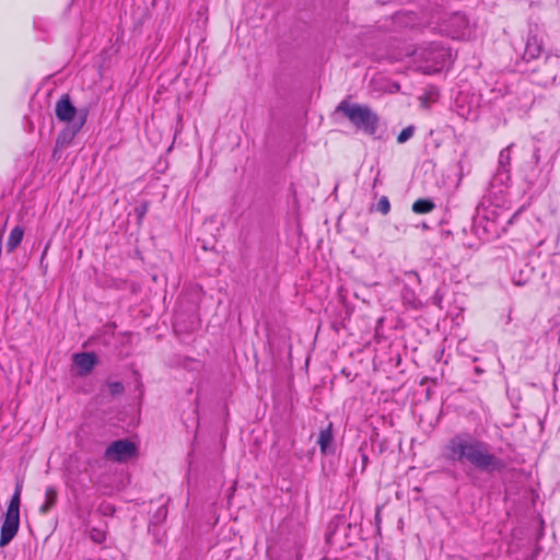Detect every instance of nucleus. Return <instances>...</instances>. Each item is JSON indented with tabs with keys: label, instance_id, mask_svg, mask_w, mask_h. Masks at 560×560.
Segmentation results:
<instances>
[{
	"label": "nucleus",
	"instance_id": "f257e3e1",
	"mask_svg": "<svg viewBox=\"0 0 560 560\" xmlns=\"http://www.w3.org/2000/svg\"><path fill=\"white\" fill-rule=\"evenodd\" d=\"M443 456L452 463L469 464L488 475L502 474L508 468L506 460L492 453L489 443L469 432H459L450 438L443 447Z\"/></svg>",
	"mask_w": 560,
	"mask_h": 560
},
{
	"label": "nucleus",
	"instance_id": "f03ea898",
	"mask_svg": "<svg viewBox=\"0 0 560 560\" xmlns=\"http://www.w3.org/2000/svg\"><path fill=\"white\" fill-rule=\"evenodd\" d=\"M336 113L347 117L357 130L368 136H375L380 117L369 105L352 103L346 98L337 105Z\"/></svg>",
	"mask_w": 560,
	"mask_h": 560
},
{
	"label": "nucleus",
	"instance_id": "7ed1b4c3",
	"mask_svg": "<svg viewBox=\"0 0 560 560\" xmlns=\"http://www.w3.org/2000/svg\"><path fill=\"white\" fill-rule=\"evenodd\" d=\"M522 71L528 73L534 83L548 86L555 84L560 77V56L546 55L545 58L534 63H528L522 68Z\"/></svg>",
	"mask_w": 560,
	"mask_h": 560
},
{
	"label": "nucleus",
	"instance_id": "20e7f679",
	"mask_svg": "<svg viewBox=\"0 0 560 560\" xmlns=\"http://www.w3.org/2000/svg\"><path fill=\"white\" fill-rule=\"evenodd\" d=\"M23 482L15 483L14 493L11 497L4 521L0 529V547H4L15 537L20 527V504Z\"/></svg>",
	"mask_w": 560,
	"mask_h": 560
},
{
	"label": "nucleus",
	"instance_id": "39448f33",
	"mask_svg": "<svg viewBox=\"0 0 560 560\" xmlns=\"http://www.w3.org/2000/svg\"><path fill=\"white\" fill-rule=\"evenodd\" d=\"M544 48V37L538 32V26L535 25L528 31L526 38V45L524 54L522 55L521 61L518 62L520 68L527 67L528 63H534L540 59V55Z\"/></svg>",
	"mask_w": 560,
	"mask_h": 560
},
{
	"label": "nucleus",
	"instance_id": "423d86ee",
	"mask_svg": "<svg viewBox=\"0 0 560 560\" xmlns=\"http://www.w3.org/2000/svg\"><path fill=\"white\" fill-rule=\"evenodd\" d=\"M138 454L133 442L122 439L114 441L105 451L104 456L107 459L122 463L133 458Z\"/></svg>",
	"mask_w": 560,
	"mask_h": 560
},
{
	"label": "nucleus",
	"instance_id": "0eeeda50",
	"mask_svg": "<svg viewBox=\"0 0 560 560\" xmlns=\"http://www.w3.org/2000/svg\"><path fill=\"white\" fill-rule=\"evenodd\" d=\"M83 109H89L88 106H82L77 108L70 98L69 94H63L57 101L55 105V114L59 121L72 124L80 118V112Z\"/></svg>",
	"mask_w": 560,
	"mask_h": 560
},
{
	"label": "nucleus",
	"instance_id": "6e6552de",
	"mask_svg": "<svg viewBox=\"0 0 560 560\" xmlns=\"http://www.w3.org/2000/svg\"><path fill=\"white\" fill-rule=\"evenodd\" d=\"M89 113V109H83L80 112V118L77 121L72 124H67V126L58 133L56 140L58 145H67L73 140V138L81 131V129L85 125Z\"/></svg>",
	"mask_w": 560,
	"mask_h": 560
},
{
	"label": "nucleus",
	"instance_id": "1a4fd4ad",
	"mask_svg": "<svg viewBox=\"0 0 560 560\" xmlns=\"http://www.w3.org/2000/svg\"><path fill=\"white\" fill-rule=\"evenodd\" d=\"M97 355L94 352H81L73 355V362L81 371V374L90 373L97 364Z\"/></svg>",
	"mask_w": 560,
	"mask_h": 560
},
{
	"label": "nucleus",
	"instance_id": "9d476101",
	"mask_svg": "<svg viewBox=\"0 0 560 560\" xmlns=\"http://www.w3.org/2000/svg\"><path fill=\"white\" fill-rule=\"evenodd\" d=\"M317 443L320 452L324 455H331L335 453L332 423L329 422L327 427L319 432Z\"/></svg>",
	"mask_w": 560,
	"mask_h": 560
},
{
	"label": "nucleus",
	"instance_id": "9b49d317",
	"mask_svg": "<svg viewBox=\"0 0 560 560\" xmlns=\"http://www.w3.org/2000/svg\"><path fill=\"white\" fill-rule=\"evenodd\" d=\"M350 524H346V521L342 516H337L334 520L330 521L328 525V532L326 534V541L328 544H334L335 536L337 535L338 530H346L347 528H350Z\"/></svg>",
	"mask_w": 560,
	"mask_h": 560
},
{
	"label": "nucleus",
	"instance_id": "f8f14e48",
	"mask_svg": "<svg viewBox=\"0 0 560 560\" xmlns=\"http://www.w3.org/2000/svg\"><path fill=\"white\" fill-rule=\"evenodd\" d=\"M23 235L24 229L20 225H16L11 230L5 245L8 253H13L18 248L23 240Z\"/></svg>",
	"mask_w": 560,
	"mask_h": 560
},
{
	"label": "nucleus",
	"instance_id": "ddd939ff",
	"mask_svg": "<svg viewBox=\"0 0 560 560\" xmlns=\"http://www.w3.org/2000/svg\"><path fill=\"white\" fill-rule=\"evenodd\" d=\"M57 498V490L48 487L45 491V502L39 506V513L47 514L56 505Z\"/></svg>",
	"mask_w": 560,
	"mask_h": 560
},
{
	"label": "nucleus",
	"instance_id": "4468645a",
	"mask_svg": "<svg viewBox=\"0 0 560 560\" xmlns=\"http://www.w3.org/2000/svg\"><path fill=\"white\" fill-rule=\"evenodd\" d=\"M434 209H435V203L433 202V200L428 199V198L417 199L412 203V211L417 214L430 213Z\"/></svg>",
	"mask_w": 560,
	"mask_h": 560
},
{
	"label": "nucleus",
	"instance_id": "2eb2a0df",
	"mask_svg": "<svg viewBox=\"0 0 560 560\" xmlns=\"http://www.w3.org/2000/svg\"><path fill=\"white\" fill-rule=\"evenodd\" d=\"M167 516V508L165 505H161L158 508L155 513L151 516L150 523H149V532L152 530V527H158L161 523H163L166 520Z\"/></svg>",
	"mask_w": 560,
	"mask_h": 560
},
{
	"label": "nucleus",
	"instance_id": "dca6fc26",
	"mask_svg": "<svg viewBox=\"0 0 560 560\" xmlns=\"http://www.w3.org/2000/svg\"><path fill=\"white\" fill-rule=\"evenodd\" d=\"M90 539L95 544H102L106 539V532L101 528L92 527L89 532Z\"/></svg>",
	"mask_w": 560,
	"mask_h": 560
},
{
	"label": "nucleus",
	"instance_id": "f3484780",
	"mask_svg": "<svg viewBox=\"0 0 560 560\" xmlns=\"http://www.w3.org/2000/svg\"><path fill=\"white\" fill-rule=\"evenodd\" d=\"M415 131H416V127L413 125H410V126L404 128L397 137V142L398 143L407 142L415 135Z\"/></svg>",
	"mask_w": 560,
	"mask_h": 560
},
{
	"label": "nucleus",
	"instance_id": "a211bd4d",
	"mask_svg": "<svg viewBox=\"0 0 560 560\" xmlns=\"http://www.w3.org/2000/svg\"><path fill=\"white\" fill-rule=\"evenodd\" d=\"M510 161H511L510 147H506V148L502 149L499 154L500 167L503 168L504 171H508L506 166L510 165Z\"/></svg>",
	"mask_w": 560,
	"mask_h": 560
},
{
	"label": "nucleus",
	"instance_id": "6ab92c4d",
	"mask_svg": "<svg viewBox=\"0 0 560 560\" xmlns=\"http://www.w3.org/2000/svg\"><path fill=\"white\" fill-rule=\"evenodd\" d=\"M358 452L360 453V465L358 464L357 459H354L353 470H355L358 467H360V471H361V474H363L365 471L368 463H369V456L363 452L362 448H359Z\"/></svg>",
	"mask_w": 560,
	"mask_h": 560
},
{
	"label": "nucleus",
	"instance_id": "aec40b11",
	"mask_svg": "<svg viewBox=\"0 0 560 560\" xmlns=\"http://www.w3.org/2000/svg\"><path fill=\"white\" fill-rule=\"evenodd\" d=\"M390 210V202L386 196L381 197L376 205V211L381 212L382 214H387Z\"/></svg>",
	"mask_w": 560,
	"mask_h": 560
},
{
	"label": "nucleus",
	"instance_id": "412c9836",
	"mask_svg": "<svg viewBox=\"0 0 560 560\" xmlns=\"http://www.w3.org/2000/svg\"><path fill=\"white\" fill-rule=\"evenodd\" d=\"M107 386L113 396L122 395L125 392V386L121 382H108Z\"/></svg>",
	"mask_w": 560,
	"mask_h": 560
},
{
	"label": "nucleus",
	"instance_id": "4be33fe9",
	"mask_svg": "<svg viewBox=\"0 0 560 560\" xmlns=\"http://www.w3.org/2000/svg\"><path fill=\"white\" fill-rule=\"evenodd\" d=\"M98 510L105 516H113L115 514V512H116L115 506L109 504V503H102L100 505Z\"/></svg>",
	"mask_w": 560,
	"mask_h": 560
},
{
	"label": "nucleus",
	"instance_id": "5701e85b",
	"mask_svg": "<svg viewBox=\"0 0 560 560\" xmlns=\"http://www.w3.org/2000/svg\"><path fill=\"white\" fill-rule=\"evenodd\" d=\"M148 209H149L148 202H142L141 205H139L135 208V211L138 215L139 221H141L144 218L145 213L148 212Z\"/></svg>",
	"mask_w": 560,
	"mask_h": 560
},
{
	"label": "nucleus",
	"instance_id": "b1692460",
	"mask_svg": "<svg viewBox=\"0 0 560 560\" xmlns=\"http://www.w3.org/2000/svg\"><path fill=\"white\" fill-rule=\"evenodd\" d=\"M467 477L470 479V481L475 485L476 483V476L472 471H468Z\"/></svg>",
	"mask_w": 560,
	"mask_h": 560
},
{
	"label": "nucleus",
	"instance_id": "393cba45",
	"mask_svg": "<svg viewBox=\"0 0 560 560\" xmlns=\"http://www.w3.org/2000/svg\"><path fill=\"white\" fill-rule=\"evenodd\" d=\"M409 273L415 276L417 278V280L420 281L419 275L416 271H410Z\"/></svg>",
	"mask_w": 560,
	"mask_h": 560
},
{
	"label": "nucleus",
	"instance_id": "a878e982",
	"mask_svg": "<svg viewBox=\"0 0 560 560\" xmlns=\"http://www.w3.org/2000/svg\"><path fill=\"white\" fill-rule=\"evenodd\" d=\"M154 537H155V541H156V542H161V541H162V539H161V538L159 537V535H158V534H155V533H154Z\"/></svg>",
	"mask_w": 560,
	"mask_h": 560
},
{
	"label": "nucleus",
	"instance_id": "bb28decb",
	"mask_svg": "<svg viewBox=\"0 0 560 560\" xmlns=\"http://www.w3.org/2000/svg\"><path fill=\"white\" fill-rule=\"evenodd\" d=\"M517 213L513 214V217L510 219L509 223H512V221L516 218Z\"/></svg>",
	"mask_w": 560,
	"mask_h": 560
},
{
	"label": "nucleus",
	"instance_id": "cd10ccee",
	"mask_svg": "<svg viewBox=\"0 0 560 560\" xmlns=\"http://www.w3.org/2000/svg\"><path fill=\"white\" fill-rule=\"evenodd\" d=\"M434 299H436V301H442V298H438V295H434Z\"/></svg>",
	"mask_w": 560,
	"mask_h": 560
},
{
	"label": "nucleus",
	"instance_id": "c85d7f7f",
	"mask_svg": "<svg viewBox=\"0 0 560 560\" xmlns=\"http://www.w3.org/2000/svg\"><path fill=\"white\" fill-rule=\"evenodd\" d=\"M434 299H436V301H442V298H438V295H434Z\"/></svg>",
	"mask_w": 560,
	"mask_h": 560
},
{
	"label": "nucleus",
	"instance_id": "c756f323",
	"mask_svg": "<svg viewBox=\"0 0 560 560\" xmlns=\"http://www.w3.org/2000/svg\"><path fill=\"white\" fill-rule=\"evenodd\" d=\"M434 299H436V301H442V298H438V295H434Z\"/></svg>",
	"mask_w": 560,
	"mask_h": 560
}]
</instances>
